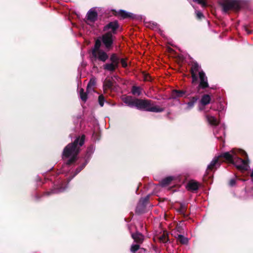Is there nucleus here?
I'll list each match as a JSON object with an SVG mask.
<instances>
[{
    "mask_svg": "<svg viewBox=\"0 0 253 253\" xmlns=\"http://www.w3.org/2000/svg\"><path fill=\"white\" fill-rule=\"evenodd\" d=\"M239 155L247 157L246 152L241 149H233L230 152H225L218 157H215L208 166L207 169L210 170L216 169L220 165L219 158L223 157L228 162L233 164L238 169L247 170L249 167L248 160L242 159L239 157Z\"/></svg>",
    "mask_w": 253,
    "mask_h": 253,
    "instance_id": "obj_1",
    "label": "nucleus"
},
{
    "mask_svg": "<svg viewBox=\"0 0 253 253\" xmlns=\"http://www.w3.org/2000/svg\"><path fill=\"white\" fill-rule=\"evenodd\" d=\"M84 142V136L81 138L78 137L72 143L69 144L64 149L63 157L65 158L71 157L64 165V168L68 167L76 161L77 156L80 152V147L82 146Z\"/></svg>",
    "mask_w": 253,
    "mask_h": 253,
    "instance_id": "obj_2",
    "label": "nucleus"
},
{
    "mask_svg": "<svg viewBox=\"0 0 253 253\" xmlns=\"http://www.w3.org/2000/svg\"><path fill=\"white\" fill-rule=\"evenodd\" d=\"M191 71L192 78V83H196L198 77L200 79V84L198 86L199 89L205 88L209 86L208 79L205 73L201 69V67L196 62L192 64Z\"/></svg>",
    "mask_w": 253,
    "mask_h": 253,
    "instance_id": "obj_3",
    "label": "nucleus"
},
{
    "mask_svg": "<svg viewBox=\"0 0 253 253\" xmlns=\"http://www.w3.org/2000/svg\"><path fill=\"white\" fill-rule=\"evenodd\" d=\"M134 107L139 110L153 112H161L164 111V109L158 106L152 105L151 101L148 100L135 99Z\"/></svg>",
    "mask_w": 253,
    "mask_h": 253,
    "instance_id": "obj_4",
    "label": "nucleus"
},
{
    "mask_svg": "<svg viewBox=\"0 0 253 253\" xmlns=\"http://www.w3.org/2000/svg\"><path fill=\"white\" fill-rule=\"evenodd\" d=\"M205 117L207 121L210 125L212 126H215V127L213 129V133L215 136L218 139H221L222 140L223 136H224V126H223L220 128L221 133H219L218 132V127L217 126L219 124V121L217 120V119L215 117L210 114L206 115Z\"/></svg>",
    "mask_w": 253,
    "mask_h": 253,
    "instance_id": "obj_5",
    "label": "nucleus"
},
{
    "mask_svg": "<svg viewBox=\"0 0 253 253\" xmlns=\"http://www.w3.org/2000/svg\"><path fill=\"white\" fill-rule=\"evenodd\" d=\"M241 0H223L221 5L224 12L226 13L229 10H238L242 5Z\"/></svg>",
    "mask_w": 253,
    "mask_h": 253,
    "instance_id": "obj_6",
    "label": "nucleus"
},
{
    "mask_svg": "<svg viewBox=\"0 0 253 253\" xmlns=\"http://www.w3.org/2000/svg\"><path fill=\"white\" fill-rule=\"evenodd\" d=\"M92 54L95 59H98L102 62H105L108 58V55L103 50H92Z\"/></svg>",
    "mask_w": 253,
    "mask_h": 253,
    "instance_id": "obj_7",
    "label": "nucleus"
},
{
    "mask_svg": "<svg viewBox=\"0 0 253 253\" xmlns=\"http://www.w3.org/2000/svg\"><path fill=\"white\" fill-rule=\"evenodd\" d=\"M102 41L107 48H109L113 43L112 33L108 32L102 37Z\"/></svg>",
    "mask_w": 253,
    "mask_h": 253,
    "instance_id": "obj_8",
    "label": "nucleus"
},
{
    "mask_svg": "<svg viewBox=\"0 0 253 253\" xmlns=\"http://www.w3.org/2000/svg\"><path fill=\"white\" fill-rule=\"evenodd\" d=\"M87 17V21L86 23L88 24H90L89 22H94L96 19L97 17V13L94 9H90L86 15Z\"/></svg>",
    "mask_w": 253,
    "mask_h": 253,
    "instance_id": "obj_9",
    "label": "nucleus"
},
{
    "mask_svg": "<svg viewBox=\"0 0 253 253\" xmlns=\"http://www.w3.org/2000/svg\"><path fill=\"white\" fill-rule=\"evenodd\" d=\"M118 23L117 21L111 22L104 27V30L107 31L108 30H111L110 32L115 33V31L118 28Z\"/></svg>",
    "mask_w": 253,
    "mask_h": 253,
    "instance_id": "obj_10",
    "label": "nucleus"
},
{
    "mask_svg": "<svg viewBox=\"0 0 253 253\" xmlns=\"http://www.w3.org/2000/svg\"><path fill=\"white\" fill-rule=\"evenodd\" d=\"M124 102L127 106L130 107H134L135 103V99L133 98L132 97L127 96L124 97L123 98Z\"/></svg>",
    "mask_w": 253,
    "mask_h": 253,
    "instance_id": "obj_11",
    "label": "nucleus"
},
{
    "mask_svg": "<svg viewBox=\"0 0 253 253\" xmlns=\"http://www.w3.org/2000/svg\"><path fill=\"white\" fill-rule=\"evenodd\" d=\"M199 185V183L197 182L194 180H190L188 183L187 187L190 190L196 191L198 189Z\"/></svg>",
    "mask_w": 253,
    "mask_h": 253,
    "instance_id": "obj_12",
    "label": "nucleus"
},
{
    "mask_svg": "<svg viewBox=\"0 0 253 253\" xmlns=\"http://www.w3.org/2000/svg\"><path fill=\"white\" fill-rule=\"evenodd\" d=\"M131 236L134 239V242L137 243H141L144 239L143 235L139 233H136L135 234H132Z\"/></svg>",
    "mask_w": 253,
    "mask_h": 253,
    "instance_id": "obj_13",
    "label": "nucleus"
},
{
    "mask_svg": "<svg viewBox=\"0 0 253 253\" xmlns=\"http://www.w3.org/2000/svg\"><path fill=\"white\" fill-rule=\"evenodd\" d=\"M96 84V81L94 78H91L89 83L87 84V87H86V91L89 93L91 92L92 91H93L94 90V87Z\"/></svg>",
    "mask_w": 253,
    "mask_h": 253,
    "instance_id": "obj_14",
    "label": "nucleus"
},
{
    "mask_svg": "<svg viewBox=\"0 0 253 253\" xmlns=\"http://www.w3.org/2000/svg\"><path fill=\"white\" fill-rule=\"evenodd\" d=\"M173 179V177L172 176H168L164 178L160 182V184L162 187H165L169 185L171 181Z\"/></svg>",
    "mask_w": 253,
    "mask_h": 253,
    "instance_id": "obj_15",
    "label": "nucleus"
},
{
    "mask_svg": "<svg viewBox=\"0 0 253 253\" xmlns=\"http://www.w3.org/2000/svg\"><path fill=\"white\" fill-rule=\"evenodd\" d=\"M211 100V96L208 94L204 95L201 99L200 103L202 105H206L210 103Z\"/></svg>",
    "mask_w": 253,
    "mask_h": 253,
    "instance_id": "obj_16",
    "label": "nucleus"
},
{
    "mask_svg": "<svg viewBox=\"0 0 253 253\" xmlns=\"http://www.w3.org/2000/svg\"><path fill=\"white\" fill-rule=\"evenodd\" d=\"M198 98L196 97H192L191 100L187 103L186 106L185 108V110H189L192 109L195 104V103L197 102L198 100Z\"/></svg>",
    "mask_w": 253,
    "mask_h": 253,
    "instance_id": "obj_17",
    "label": "nucleus"
},
{
    "mask_svg": "<svg viewBox=\"0 0 253 253\" xmlns=\"http://www.w3.org/2000/svg\"><path fill=\"white\" fill-rule=\"evenodd\" d=\"M104 69L110 72H113L114 71L117 67L118 66L114 64H113L112 63H107L105 64L103 66Z\"/></svg>",
    "mask_w": 253,
    "mask_h": 253,
    "instance_id": "obj_18",
    "label": "nucleus"
},
{
    "mask_svg": "<svg viewBox=\"0 0 253 253\" xmlns=\"http://www.w3.org/2000/svg\"><path fill=\"white\" fill-rule=\"evenodd\" d=\"M118 14L122 17L123 18H126L127 17H131V13L127 12L126 11L123 10H120L118 12Z\"/></svg>",
    "mask_w": 253,
    "mask_h": 253,
    "instance_id": "obj_19",
    "label": "nucleus"
},
{
    "mask_svg": "<svg viewBox=\"0 0 253 253\" xmlns=\"http://www.w3.org/2000/svg\"><path fill=\"white\" fill-rule=\"evenodd\" d=\"M184 94V92L181 90H174L172 92L171 96L173 98L182 97Z\"/></svg>",
    "mask_w": 253,
    "mask_h": 253,
    "instance_id": "obj_20",
    "label": "nucleus"
},
{
    "mask_svg": "<svg viewBox=\"0 0 253 253\" xmlns=\"http://www.w3.org/2000/svg\"><path fill=\"white\" fill-rule=\"evenodd\" d=\"M66 187H63L61 186L59 188H54L52 189L50 191L47 192V195H49L51 194L58 193L59 192H63L65 190Z\"/></svg>",
    "mask_w": 253,
    "mask_h": 253,
    "instance_id": "obj_21",
    "label": "nucleus"
},
{
    "mask_svg": "<svg viewBox=\"0 0 253 253\" xmlns=\"http://www.w3.org/2000/svg\"><path fill=\"white\" fill-rule=\"evenodd\" d=\"M131 92L134 95L139 96L141 93V89L139 87L133 86L132 87Z\"/></svg>",
    "mask_w": 253,
    "mask_h": 253,
    "instance_id": "obj_22",
    "label": "nucleus"
},
{
    "mask_svg": "<svg viewBox=\"0 0 253 253\" xmlns=\"http://www.w3.org/2000/svg\"><path fill=\"white\" fill-rule=\"evenodd\" d=\"M177 239L181 243L183 244H186L188 242V238L185 237L184 236L182 235H178Z\"/></svg>",
    "mask_w": 253,
    "mask_h": 253,
    "instance_id": "obj_23",
    "label": "nucleus"
},
{
    "mask_svg": "<svg viewBox=\"0 0 253 253\" xmlns=\"http://www.w3.org/2000/svg\"><path fill=\"white\" fill-rule=\"evenodd\" d=\"M110 60L111 61L112 63L114 64L115 65L118 66L119 59L116 54H113L111 55L110 57Z\"/></svg>",
    "mask_w": 253,
    "mask_h": 253,
    "instance_id": "obj_24",
    "label": "nucleus"
},
{
    "mask_svg": "<svg viewBox=\"0 0 253 253\" xmlns=\"http://www.w3.org/2000/svg\"><path fill=\"white\" fill-rule=\"evenodd\" d=\"M80 97L81 99L84 102H85L87 100V94L85 92H84V89L81 88L79 90Z\"/></svg>",
    "mask_w": 253,
    "mask_h": 253,
    "instance_id": "obj_25",
    "label": "nucleus"
},
{
    "mask_svg": "<svg viewBox=\"0 0 253 253\" xmlns=\"http://www.w3.org/2000/svg\"><path fill=\"white\" fill-rule=\"evenodd\" d=\"M85 164H83L81 167L76 169L75 173L72 176V177L68 179V182L73 178L79 172H80L82 169L85 167Z\"/></svg>",
    "mask_w": 253,
    "mask_h": 253,
    "instance_id": "obj_26",
    "label": "nucleus"
},
{
    "mask_svg": "<svg viewBox=\"0 0 253 253\" xmlns=\"http://www.w3.org/2000/svg\"><path fill=\"white\" fill-rule=\"evenodd\" d=\"M101 46V41L100 40H97L95 41V45L94 46V48H93L92 50H101L100 49Z\"/></svg>",
    "mask_w": 253,
    "mask_h": 253,
    "instance_id": "obj_27",
    "label": "nucleus"
},
{
    "mask_svg": "<svg viewBox=\"0 0 253 253\" xmlns=\"http://www.w3.org/2000/svg\"><path fill=\"white\" fill-rule=\"evenodd\" d=\"M159 240L161 242L166 243L168 241V236L164 233L159 237Z\"/></svg>",
    "mask_w": 253,
    "mask_h": 253,
    "instance_id": "obj_28",
    "label": "nucleus"
},
{
    "mask_svg": "<svg viewBox=\"0 0 253 253\" xmlns=\"http://www.w3.org/2000/svg\"><path fill=\"white\" fill-rule=\"evenodd\" d=\"M193 1L201 4L203 7H205L207 5V0H193Z\"/></svg>",
    "mask_w": 253,
    "mask_h": 253,
    "instance_id": "obj_29",
    "label": "nucleus"
},
{
    "mask_svg": "<svg viewBox=\"0 0 253 253\" xmlns=\"http://www.w3.org/2000/svg\"><path fill=\"white\" fill-rule=\"evenodd\" d=\"M140 246L138 245L135 244V245H132L131 247V252L134 253L135 252H136L138 249H139Z\"/></svg>",
    "mask_w": 253,
    "mask_h": 253,
    "instance_id": "obj_30",
    "label": "nucleus"
},
{
    "mask_svg": "<svg viewBox=\"0 0 253 253\" xmlns=\"http://www.w3.org/2000/svg\"><path fill=\"white\" fill-rule=\"evenodd\" d=\"M104 101H105V99H104L103 95H99V97H98V102H99V105L101 107H102L103 106Z\"/></svg>",
    "mask_w": 253,
    "mask_h": 253,
    "instance_id": "obj_31",
    "label": "nucleus"
},
{
    "mask_svg": "<svg viewBox=\"0 0 253 253\" xmlns=\"http://www.w3.org/2000/svg\"><path fill=\"white\" fill-rule=\"evenodd\" d=\"M149 199V196H146V197L144 198H142L140 199L139 201V204H142V206L144 207L145 206V203L147 202V201Z\"/></svg>",
    "mask_w": 253,
    "mask_h": 253,
    "instance_id": "obj_32",
    "label": "nucleus"
},
{
    "mask_svg": "<svg viewBox=\"0 0 253 253\" xmlns=\"http://www.w3.org/2000/svg\"><path fill=\"white\" fill-rule=\"evenodd\" d=\"M106 88H111L112 86V83L110 81H106L104 84Z\"/></svg>",
    "mask_w": 253,
    "mask_h": 253,
    "instance_id": "obj_33",
    "label": "nucleus"
},
{
    "mask_svg": "<svg viewBox=\"0 0 253 253\" xmlns=\"http://www.w3.org/2000/svg\"><path fill=\"white\" fill-rule=\"evenodd\" d=\"M195 12H196V15H197V17L198 18L201 19L202 18H203L204 17L203 14L200 11L196 10Z\"/></svg>",
    "mask_w": 253,
    "mask_h": 253,
    "instance_id": "obj_34",
    "label": "nucleus"
},
{
    "mask_svg": "<svg viewBox=\"0 0 253 253\" xmlns=\"http://www.w3.org/2000/svg\"><path fill=\"white\" fill-rule=\"evenodd\" d=\"M121 63L123 67L125 68L127 66V63L124 59H121Z\"/></svg>",
    "mask_w": 253,
    "mask_h": 253,
    "instance_id": "obj_35",
    "label": "nucleus"
},
{
    "mask_svg": "<svg viewBox=\"0 0 253 253\" xmlns=\"http://www.w3.org/2000/svg\"><path fill=\"white\" fill-rule=\"evenodd\" d=\"M235 180L234 179H231L229 181V185L231 186H233L235 184Z\"/></svg>",
    "mask_w": 253,
    "mask_h": 253,
    "instance_id": "obj_36",
    "label": "nucleus"
},
{
    "mask_svg": "<svg viewBox=\"0 0 253 253\" xmlns=\"http://www.w3.org/2000/svg\"><path fill=\"white\" fill-rule=\"evenodd\" d=\"M150 77L149 76H147L145 77V80L146 81H150Z\"/></svg>",
    "mask_w": 253,
    "mask_h": 253,
    "instance_id": "obj_37",
    "label": "nucleus"
},
{
    "mask_svg": "<svg viewBox=\"0 0 253 253\" xmlns=\"http://www.w3.org/2000/svg\"><path fill=\"white\" fill-rule=\"evenodd\" d=\"M250 175L252 178V179L253 180V169L252 170Z\"/></svg>",
    "mask_w": 253,
    "mask_h": 253,
    "instance_id": "obj_38",
    "label": "nucleus"
},
{
    "mask_svg": "<svg viewBox=\"0 0 253 253\" xmlns=\"http://www.w3.org/2000/svg\"><path fill=\"white\" fill-rule=\"evenodd\" d=\"M245 30H246V32H247V33L248 34H250V33H251V32H250V31H249L248 30H247V28H245Z\"/></svg>",
    "mask_w": 253,
    "mask_h": 253,
    "instance_id": "obj_39",
    "label": "nucleus"
},
{
    "mask_svg": "<svg viewBox=\"0 0 253 253\" xmlns=\"http://www.w3.org/2000/svg\"><path fill=\"white\" fill-rule=\"evenodd\" d=\"M138 207H137L136 208V211H137V212L138 211Z\"/></svg>",
    "mask_w": 253,
    "mask_h": 253,
    "instance_id": "obj_40",
    "label": "nucleus"
},
{
    "mask_svg": "<svg viewBox=\"0 0 253 253\" xmlns=\"http://www.w3.org/2000/svg\"><path fill=\"white\" fill-rule=\"evenodd\" d=\"M62 172H64V170H63L62 171Z\"/></svg>",
    "mask_w": 253,
    "mask_h": 253,
    "instance_id": "obj_41",
    "label": "nucleus"
}]
</instances>
